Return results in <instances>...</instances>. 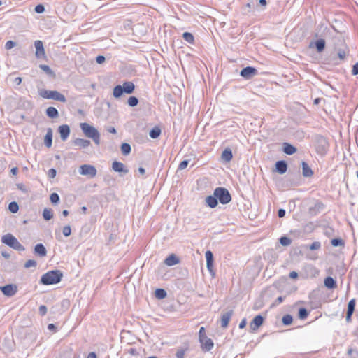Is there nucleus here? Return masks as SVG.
<instances>
[{"mask_svg": "<svg viewBox=\"0 0 358 358\" xmlns=\"http://www.w3.org/2000/svg\"><path fill=\"white\" fill-rule=\"evenodd\" d=\"M160 134L161 129L158 127H155L149 132V136L152 138H157L160 136Z\"/></svg>", "mask_w": 358, "mask_h": 358, "instance_id": "31", "label": "nucleus"}, {"mask_svg": "<svg viewBox=\"0 0 358 358\" xmlns=\"http://www.w3.org/2000/svg\"><path fill=\"white\" fill-rule=\"evenodd\" d=\"M1 241L10 248L17 251H24V247L18 241V240L11 234H7L2 236Z\"/></svg>", "mask_w": 358, "mask_h": 358, "instance_id": "4", "label": "nucleus"}, {"mask_svg": "<svg viewBox=\"0 0 358 358\" xmlns=\"http://www.w3.org/2000/svg\"><path fill=\"white\" fill-rule=\"evenodd\" d=\"M301 167L302 174L304 177H311L313 175V171H312L311 168L309 166L308 163H306V162H302Z\"/></svg>", "mask_w": 358, "mask_h": 358, "instance_id": "21", "label": "nucleus"}, {"mask_svg": "<svg viewBox=\"0 0 358 358\" xmlns=\"http://www.w3.org/2000/svg\"><path fill=\"white\" fill-rule=\"evenodd\" d=\"M206 333H205V328L203 327H201L200 328V330H199V340H204L205 337H206Z\"/></svg>", "mask_w": 358, "mask_h": 358, "instance_id": "53", "label": "nucleus"}, {"mask_svg": "<svg viewBox=\"0 0 358 358\" xmlns=\"http://www.w3.org/2000/svg\"><path fill=\"white\" fill-rule=\"evenodd\" d=\"M246 324H247L246 319L245 318L243 319L239 324V328L243 329L246 326Z\"/></svg>", "mask_w": 358, "mask_h": 358, "instance_id": "58", "label": "nucleus"}, {"mask_svg": "<svg viewBox=\"0 0 358 358\" xmlns=\"http://www.w3.org/2000/svg\"><path fill=\"white\" fill-rule=\"evenodd\" d=\"M135 90V85L132 82L127 81L122 85H118L113 88V95L115 98H120L124 93L131 94Z\"/></svg>", "mask_w": 358, "mask_h": 358, "instance_id": "3", "label": "nucleus"}, {"mask_svg": "<svg viewBox=\"0 0 358 358\" xmlns=\"http://www.w3.org/2000/svg\"><path fill=\"white\" fill-rule=\"evenodd\" d=\"M325 41L322 38L318 39L315 42V45L316 50L318 52H321L324 50L325 48Z\"/></svg>", "mask_w": 358, "mask_h": 358, "instance_id": "29", "label": "nucleus"}, {"mask_svg": "<svg viewBox=\"0 0 358 358\" xmlns=\"http://www.w3.org/2000/svg\"><path fill=\"white\" fill-rule=\"evenodd\" d=\"M280 243L283 246H288L291 244L292 240L287 236H282L280 238Z\"/></svg>", "mask_w": 358, "mask_h": 358, "instance_id": "41", "label": "nucleus"}, {"mask_svg": "<svg viewBox=\"0 0 358 358\" xmlns=\"http://www.w3.org/2000/svg\"><path fill=\"white\" fill-rule=\"evenodd\" d=\"M107 131L111 134H116V129L114 127H109L107 129Z\"/></svg>", "mask_w": 358, "mask_h": 358, "instance_id": "63", "label": "nucleus"}, {"mask_svg": "<svg viewBox=\"0 0 358 358\" xmlns=\"http://www.w3.org/2000/svg\"><path fill=\"white\" fill-rule=\"evenodd\" d=\"M16 45V43L13 41H8L5 44V48L6 50H10Z\"/></svg>", "mask_w": 358, "mask_h": 358, "instance_id": "49", "label": "nucleus"}, {"mask_svg": "<svg viewBox=\"0 0 358 358\" xmlns=\"http://www.w3.org/2000/svg\"><path fill=\"white\" fill-rule=\"evenodd\" d=\"M39 67L41 69H42L43 71H45L47 74H48V75L53 74V71L49 66L45 65V64H41L39 66Z\"/></svg>", "mask_w": 358, "mask_h": 358, "instance_id": "44", "label": "nucleus"}, {"mask_svg": "<svg viewBox=\"0 0 358 358\" xmlns=\"http://www.w3.org/2000/svg\"><path fill=\"white\" fill-rule=\"evenodd\" d=\"M46 115L50 118H57L59 117V113L57 108L50 106L46 109Z\"/></svg>", "mask_w": 358, "mask_h": 358, "instance_id": "27", "label": "nucleus"}, {"mask_svg": "<svg viewBox=\"0 0 358 358\" xmlns=\"http://www.w3.org/2000/svg\"><path fill=\"white\" fill-rule=\"evenodd\" d=\"M185 350L183 349H179L177 350L176 356L177 358H184Z\"/></svg>", "mask_w": 358, "mask_h": 358, "instance_id": "51", "label": "nucleus"}, {"mask_svg": "<svg viewBox=\"0 0 358 358\" xmlns=\"http://www.w3.org/2000/svg\"><path fill=\"white\" fill-rule=\"evenodd\" d=\"M356 301L355 299H351L348 304L347 313H352L355 311Z\"/></svg>", "mask_w": 358, "mask_h": 358, "instance_id": "38", "label": "nucleus"}, {"mask_svg": "<svg viewBox=\"0 0 358 358\" xmlns=\"http://www.w3.org/2000/svg\"><path fill=\"white\" fill-rule=\"evenodd\" d=\"M43 217L45 220H50L53 217V212L50 208H45L43 211Z\"/></svg>", "mask_w": 358, "mask_h": 358, "instance_id": "32", "label": "nucleus"}, {"mask_svg": "<svg viewBox=\"0 0 358 358\" xmlns=\"http://www.w3.org/2000/svg\"><path fill=\"white\" fill-rule=\"evenodd\" d=\"M63 273L59 270L50 271L43 274L40 280V283L44 285H54L59 282Z\"/></svg>", "mask_w": 358, "mask_h": 358, "instance_id": "1", "label": "nucleus"}, {"mask_svg": "<svg viewBox=\"0 0 358 358\" xmlns=\"http://www.w3.org/2000/svg\"><path fill=\"white\" fill-rule=\"evenodd\" d=\"M38 94L44 98L48 99H54L57 101H60L62 103H65L66 101V99L60 92L56 90H41L38 91Z\"/></svg>", "mask_w": 358, "mask_h": 358, "instance_id": "5", "label": "nucleus"}, {"mask_svg": "<svg viewBox=\"0 0 358 358\" xmlns=\"http://www.w3.org/2000/svg\"><path fill=\"white\" fill-rule=\"evenodd\" d=\"M155 297L158 299H163L166 297L167 294L165 289L162 288H158L155 292Z\"/></svg>", "mask_w": 358, "mask_h": 358, "instance_id": "30", "label": "nucleus"}, {"mask_svg": "<svg viewBox=\"0 0 358 358\" xmlns=\"http://www.w3.org/2000/svg\"><path fill=\"white\" fill-rule=\"evenodd\" d=\"M206 202L207 205L212 208H215L218 204L217 199L214 194L208 196L206 198Z\"/></svg>", "mask_w": 358, "mask_h": 358, "instance_id": "23", "label": "nucleus"}, {"mask_svg": "<svg viewBox=\"0 0 358 358\" xmlns=\"http://www.w3.org/2000/svg\"><path fill=\"white\" fill-rule=\"evenodd\" d=\"M79 173L83 176H87L92 178L96 176L97 171L95 166L90 164H83L80 166Z\"/></svg>", "mask_w": 358, "mask_h": 358, "instance_id": "7", "label": "nucleus"}, {"mask_svg": "<svg viewBox=\"0 0 358 358\" xmlns=\"http://www.w3.org/2000/svg\"><path fill=\"white\" fill-rule=\"evenodd\" d=\"M44 143L48 148H50L52 144V131L51 129H48L44 138Z\"/></svg>", "mask_w": 358, "mask_h": 358, "instance_id": "26", "label": "nucleus"}, {"mask_svg": "<svg viewBox=\"0 0 358 358\" xmlns=\"http://www.w3.org/2000/svg\"><path fill=\"white\" fill-rule=\"evenodd\" d=\"M324 284L328 289H334L337 286L336 281L330 276H328L324 279Z\"/></svg>", "mask_w": 358, "mask_h": 358, "instance_id": "24", "label": "nucleus"}, {"mask_svg": "<svg viewBox=\"0 0 358 358\" xmlns=\"http://www.w3.org/2000/svg\"><path fill=\"white\" fill-rule=\"evenodd\" d=\"M73 144L81 148H85L90 145V141L87 139L78 138L73 141Z\"/></svg>", "mask_w": 358, "mask_h": 358, "instance_id": "22", "label": "nucleus"}, {"mask_svg": "<svg viewBox=\"0 0 358 358\" xmlns=\"http://www.w3.org/2000/svg\"><path fill=\"white\" fill-rule=\"evenodd\" d=\"M105 60L106 58L103 55H99L96 58V62L99 64H103L105 62Z\"/></svg>", "mask_w": 358, "mask_h": 358, "instance_id": "54", "label": "nucleus"}, {"mask_svg": "<svg viewBox=\"0 0 358 358\" xmlns=\"http://www.w3.org/2000/svg\"><path fill=\"white\" fill-rule=\"evenodd\" d=\"M48 308L45 305H41L38 308L39 314L42 316L47 313Z\"/></svg>", "mask_w": 358, "mask_h": 358, "instance_id": "50", "label": "nucleus"}, {"mask_svg": "<svg viewBox=\"0 0 358 358\" xmlns=\"http://www.w3.org/2000/svg\"><path fill=\"white\" fill-rule=\"evenodd\" d=\"M285 210L282 208L279 209L278 211V216L280 218H282L285 217Z\"/></svg>", "mask_w": 358, "mask_h": 358, "instance_id": "57", "label": "nucleus"}, {"mask_svg": "<svg viewBox=\"0 0 358 358\" xmlns=\"http://www.w3.org/2000/svg\"><path fill=\"white\" fill-rule=\"evenodd\" d=\"M345 50H339L338 52V57H339V59H344L345 58Z\"/></svg>", "mask_w": 358, "mask_h": 358, "instance_id": "56", "label": "nucleus"}, {"mask_svg": "<svg viewBox=\"0 0 358 358\" xmlns=\"http://www.w3.org/2000/svg\"><path fill=\"white\" fill-rule=\"evenodd\" d=\"M34 253L39 257H45L47 255V250L42 243H38L34 247Z\"/></svg>", "mask_w": 358, "mask_h": 358, "instance_id": "20", "label": "nucleus"}, {"mask_svg": "<svg viewBox=\"0 0 358 358\" xmlns=\"http://www.w3.org/2000/svg\"><path fill=\"white\" fill-rule=\"evenodd\" d=\"M37 265L36 261L34 259H29L24 264V268H29L31 267H36Z\"/></svg>", "mask_w": 358, "mask_h": 358, "instance_id": "43", "label": "nucleus"}, {"mask_svg": "<svg viewBox=\"0 0 358 358\" xmlns=\"http://www.w3.org/2000/svg\"><path fill=\"white\" fill-rule=\"evenodd\" d=\"M287 170V164L284 160L278 161L275 163V171L280 174H284Z\"/></svg>", "mask_w": 358, "mask_h": 358, "instance_id": "17", "label": "nucleus"}, {"mask_svg": "<svg viewBox=\"0 0 358 358\" xmlns=\"http://www.w3.org/2000/svg\"><path fill=\"white\" fill-rule=\"evenodd\" d=\"M320 248H321V243H320V242H318V241H315V242L312 243L309 246V248L311 250H319Z\"/></svg>", "mask_w": 358, "mask_h": 358, "instance_id": "45", "label": "nucleus"}, {"mask_svg": "<svg viewBox=\"0 0 358 358\" xmlns=\"http://www.w3.org/2000/svg\"><path fill=\"white\" fill-rule=\"evenodd\" d=\"M264 320V319L262 315H258L255 316L250 324L251 331H256L262 325Z\"/></svg>", "mask_w": 358, "mask_h": 358, "instance_id": "10", "label": "nucleus"}, {"mask_svg": "<svg viewBox=\"0 0 358 358\" xmlns=\"http://www.w3.org/2000/svg\"><path fill=\"white\" fill-rule=\"evenodd\" d=\"M34 46L36 48V57L37 58H42L45 57V54L43 42L40 40H37L34 42Z\"/></svg>", "mask_w": 358, "mask_h": 358, "instance_id": "11", "label": "nucleus"}, {"mask_svg": "<svg viewBox=\"0 0 358 358\" xmlns=\"http://www.w3.org/2000/svg\"><path fill=\"white\" fill-rule=\"evenodd\" d=\"M331 243L334 247L344 246L345 245L343 240L340 238H333Z\"/></svg>", "mask_w": 358, "mask_h": 358, "instance_id": "37", "label": "nucleus"}, {"mask_svg": "<svg viewBox=\"0 0 358 358\" xmlns=\"http://www.w3.org/2000/svg\"><path fill=\"white\" fill-rule=\"evenodd\" d=\"M214 195L222 204H227L231 201V196L224 187H217L214 190Z\"/></svg>", "mask_w": 358, "mask_h": 358, "instance_id": "6", "label": "nucleus"}, {"mask_svg": "<svg viewBox=\"0 0 358 358\" xmlns=\"http://www.w3.org/2000/svg\"><path fill=\"white\" fill-rule=\"evenodd\" d=\"M50 199L53 204H57L59 201V196L57 193H52Z\"/></svg>", "mask_w": 358, "mask_h": 358, "instance_id": "42", "label": "nucleus"}, {"mask_svg": "<svg viewBox=\"0 0 358 358\" xmlns=\"http://www.w3.org/2000/svg\"><path fill=\"white\" fill-rule=\"evenodd\" d=\"M1 255H2V256H3V257H5L6 259H9V258H10V254H9L8 252H6V251H3V252H1Z\"/></svg>", "mask_w": 358, "mask_h": 358, "instance_id": "62", "label": "nucleus"}, {"mask_svg": "<svg viewBox=\"0 0 358 358\" xmlns=\"http://www.w3.org/2000/svg\"><path fill=\"white\" fill-rule=\"evenodd\" d=\"M13 83L17 85H20V83H22V78L20 77H16L15 78V79L13 80Z\"/></svg>", "mask_w": 358, "mask_h": 358, "instance_id": "59", "label": "nucleus"}, {"mask_svg": "<svg viewBox=\"0 0 358 358\" xmlns=\"http://www.w3.org/2000/svg\"><path fill=\"white\" fill-rule=\"evenodd\" d=\"M58 131L60 134L61 139L63 141H65L70 134L69 127L67 124L61 125L59 127Z\"/></svg>", "mask_w": 358, "mask_h": 358, "instance_id": "15", "label": "nucleus"}, {"mask_svg": "<svg viewBox=\"0 0 358 358\" xmlns=\"http://www.w3.org/2000/svg\"><path fill=\"white\" fill-rule=\"evenodd\" d=\"M128 105L131 107H135L138 103V99L136 96H130L127 101Z\"/></svg>", "mask_w": 358, "mask_h": 358, "instance_id": "39", "label": "nucleus"}, {"mask_svg": "<svg viewBox=\"0 0 358 358\" xmlns=\"http://www.w3.org/2000/svg\"><path fill=\"white\" fill-rule=\"evenodd\" d=\"M206 259V266L208 270L211 273L213 267V254L211 251L208 250L205 254Z\"/></svg>", "mask_w": 358, "mask_h": 358, "instance_id": "18", "label": "nucleus"}, {"mask_svg": "<svg viewBox=\"0 0 358 358\" xmlns=\"http://www.w3.org/2000/svg\"><path fill=\"white\" fill-rule=\"evenodd\" d=\"M257 74V70L252 66H247L243 68L240 75L246 80H249Z\"/></svg>", "mask_w": 358, "mask_h": 358, "instance_id": "9", "label": "nucleus"}, {"mask_svg": "<svg viewBox=\"0 0 358 358\" xmlns=\"http://www.w3.org/2000/svg\"><path fill=\"white\" fill-rule=\"evenodd\" d=\"M56 174H57L56 169H55L53 168L49 169L48 175L50 178H54L56 176Z\"/></svg>", "mask_w": 358, "mask_h": 358, "instance_id": "52", "label": "nucleus"}, {"mask_svg": "<svg viewBox=\"0 0 358 358\" xmlns=\"http://www.w3.org/2000/svg\"><path fill=\"white\" fill-rule=\"evenodd\" d=\"M0 289L3 294L8 297L13 296L18 290L17 286L15 284H8L5 286L0 287Z\"/></svg>", "mask_w": 358, "mask_h": 358, "instance_id": "8", "label": "nucleus"}, {"mask_svg": "<svg viewBox=\"0 0 358 358\" xmlns=\"http://www.w3.org/2000/svg\"><path fill=\"white\" fill-rule=\"evenodd\" d=\"M34 10L36 13L41 14L45 11V7L42 4H38L36 6Z\"/></svg>", "mask_w": 358, "mask_h": 358, "instance_id": "48", "label": "nucleus"}, {"mask_svg": "<svg viewBox=\"0 0 358 358\" xmlns=\"http://www.w3.org/2000/svg\"><path fill=\"white\" fill-rule=\"evenodd\" d=\"M112 169L114 171L118 173H123L124 174L129 172L124 164L120 162L114 161L112 164Z\"/></svg>", "mask_w": 358, "mask_h": 358, "instance_id": "13", "label": "nucleus"}, {"mask_svg": "<svg viewBox=\"0 0 358 358\" xmlns=\"http://www.w3.org/2000/svg\"><path fill=\"white\" fill-rule=\"evenodd\" d=\"M283 151L285 154L291 155L296 152V148L288 143H284Z\"/></svg>", "mask_w": 358, "mask_h": 358, "instance_id": "25", "label": "nucleus"}, {"mask_svg": "<svg viewBox=\"0 0 358 358\" xmlns=\"http://www.w3.org/2000/svg\"><path fill=\"white\" fill-rule=\"evenodd\" d=\"M180 262L179 258L174 254L170 255L164 260V264L169 266H174Z\"/></svg>", "mask_w": 358, "mask_h": 358, "instance_id": "19", "label": "nucleus"}, {"mask_svg": "<svg viewBox=\"0 0 358 358\" xmlns=\"http://www.w3.org/2000/svg\"><path fill=\"white\" fill-rule=\"evenodd\" d=\"M48 330H50V331H56V329H57V327H56V326H55L54 324H52V323H51V324H48Z\"/></svg>", "mask_w": 358, "mask_h": 358, "instance_id": "61", "label": "nucleus"}, {"mask_svg": "<svg viewBox=\"0 0 358 358\" xmlns=\"http://www.w3.org/2000/svg\"><path fill=\"white\" fill-rule=\"evenodd\" d=\"M352 74L353 76H356L358 74V62H357L356 64H355L352 66Z\"/></svg>", "mask_w": 358, "mask_h": 358, "instance_id": "55", "label": "nucleus"}, {"mask_svg": "<svg viewBox=\"0 0 358 358\" xmlns=\"http://www.w3.org/2000/svg\"><path fill=\"white\" fill-rule=\"evenodd\" d=\"M182 38H184V40H185L189 43H190V44L194 43V37L191 33H189V32L183 33Z\"/></svg>", "mask_w": 358, "mask_h": 358, "instance_id": "35", "label": "nucleus"}, {"mask_svg": "<svg viewBox=\"0 0 358 358\" xmlns=\"http://www.w3.org/2000/svg\"><path fill=\"white\" fill-rule=\"evenodd\" d=\"M308 315V312L305 308H300L298 313L299 318L301 320H305Z\"/></svg>", "mask_w": 358, "mask_h": 358, "instance_id": "36", "label": "nucleus"}, {"mask_svg": "<svg viewBox=\"0 0 358 358\" xmlns=\"http://www.w3.org/2000/svg\"><path fill=\"white\" fill-rule=\"evenodd\" d=\"M131 145L127 143H123L121 145V151L124 155H128L131 152Z\"/></svg>", "mask_w": 358, "mask_h": 358, "instance_id": "33", "label": "nucleus"}, {"mask_svg": "<svg viewBox=\"0 0 358 358\" xmlns=\"http://www.w3.org/2000/svg\"><path fill=\"white\" fill-rule=\"evenodd\" d=\"M8 209L11 213H17L19 210L18 204L15 201L10 202L8 206Z\"/></svg>", "mask_w": 358, "mask_h": 358, "instance_id": "40", "label": "nucleus"}, {"mask_svg": "<svg viewBox=\"0 0 358 358\" xmlns=\"http://www.w3.org/2000/svg\"><path fill=\"white\" fill-rule=\"evenodd\" d=\"M189 162V161L188 159H185V160L182 161L178 167V170L185 169L187 166Z\"/></svg>", "mask_w": 358, "mask_h": 358, "instance_id": "47", "label": "nucleus"}, {"mask_svg": "<svg viewBox=\"0 0 358 358\" xmlns=\"http://www.w3.org/2000/svg\"><path fill=\"white\" fill-rule=\"evenodd\" d=\"M293 317L291 315H285L282 318V324L285 326L290 325L292 323Z\"/></svg>", "mask_w": 358, "mask_h": 358, "instance_id": "34", "label": "nucleus"}, {"mask_svg": "<svg viewBox=\"0 0 358 358\" xmlns=\"http://www.w3.org/2000/svg\"><path fill=\"white\" fill-rule=\"evenodd\" d=\"M289 276L290 278L294 279L298 277V273L296 271H292L289 273Z\"/></svg>", "mask_w": 358, "mask_h": 358, "instance_id": "60", "label": "nucleus"}, {"mask_svg": "<svg viewBox=\"0 0 358 358\" xmlns=\"http://www.w3.org/2000/svg\"><path fill=\"white\" fill-rule=\"evenodd\" d=\"M199 341L201 343L203 350L206 352L210 351L213 347V341L210 338H207V336L205 337L204 340L201 339L199 340Z\"/></svg>", "mask_w": 358, "mask_h": 358, "instance_id": "16", "label": "nucleus"}, {"mask_svg": "<svg viewBox=\"0 0 358 358\" xmlns=\"http://www.w3.org/2000/svg\"><path fill=\"white\" fill-rule=\"evenodd\" d=\"M233 314H234V311L232 310H230L222 314V315H221V327L222 328L225 329L227 327Z\"/></svg>", "mask_w": 358, "mask_h": 358, "instance_id": "12", "label": "nucleus"}, {"mask_svg": "<svg viewBox=\"0 0 358 358\" xmlns=\"http://www.w3.org/2000/svg\"><path fill=\"white\" fill-rule=\"evenodd\" d=\"M87 358H96V355L95 352H90L88 354Z\"/></svg>", "mask_w": 358, "mask_h": 358, "instance_id": "64", "label": "nucleus"}, {"mask_svg": "<svg viewBox=\"0 0 358 358\" xmlns=\"http://www.w3.org/2000/svg\"><path fill=\"white\" fill-rule=\"evenodd\" d=\"M80 127L87 138L92 139L96 145H100V133L94 127L88 123L83 122L80 124Z\"/></svg>", "mask_w": 358, "mask_h": 358, "instance_id": "2", "label": "nucleus"}, {"mask_svg": "<svg viewBox=\"0 0 358 358\" xmlns=\"http://www.w3.org/2000/svg\"><path fill=\"white\" fill-rule=\"evenodd\" d=\"M232 157V152L229 148H226L222 153V159L226 162H230Z\"/></svg>", "mask_w": 358, "mask_h": 358, "instance_id": "28", "label": "nucleus"}, {"mask_svg": "<svg viewBox=\"0 0 358 358\" xmlns=\"http://www.w3.org/2000/svg\"><path fill=\"white\" fill-rule=\"evenodd\" d=\"M62 233L64 236L67 237L71 235V229L69 225L65 226L62 229Z\"/></svg>", "mask_w": 358, "mask_h": 358, "instance_id": "46", "label": "nucleus"}, {"mask_svg": "<svg viewBox=\"0 0 358 358\" xmlns=\"http://www.w3.org/2000/svg\"><path fill=\"white\" fill-rule=\"evenodd\" d=\"M324 206L320 201H317L314 206H311L308 209V213L310 215L315 216L317 215L321 210H323Z\"/></svg>", "mask_w": 358, "mask_h": 358, "instance_id": "14", "label": "nucleus"}]
</instances>
